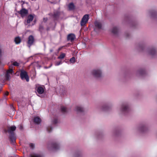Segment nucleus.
I'll list each match as a JSON object with an SVG mask.
<instances>
[{"instance_id":"c756f323","label":"nucleus","mask_w":157,"mask_h":157,"mask_svg":"<svg viewBox=\"0 0 157 157\" xmlns=\"http://www.w3.org/2000/svg\"><path fill=\"white\" fill-rule=\"evenodd\" d=\"M119 131L117 130H114L113 132V135L115 136H117L118 135Z\"/></svg>"},{"instance_id":"603ef678","label":"nucleus","mask_w":157,"mask_h":157,"mask_svg":"<svg viewBox=\"0 0 157 157\" xmlns=\"http://www.w3.org/2000/svg\"><path fill=\"white\" fill-rule=\"evenodd\" d=\"M95 30H96V29H94V31H95Z\"/></svg>"},{"instance_id":"72a5a7b5","label":"nucleus","mask_w":157,"mask_h":157,"mask_svg":"<svg viewBox=\"0 0 157 157\" xmlns=\"http://www.w3.org/2000/svg\"><path fill=\"white\" fill-rule=\"evenodd\" d=\"M5 79L6 80H9L10 79V74L6 73L5 75Z\"/></svg>"},{"instance_id":"c03bdc74","label":"nucleus","mask_w":157,"mask_h":157,"mask_svg":"<svg viewBox=\"0 0 157 157\" xmlns=\"http://www.w3.org/2000/svg\"><path fill=\"white\" fill-rule=\"evenodd\" d=\"M19 129L21 130H23V127L22 125H20V126L19 127Z\"/></svg>"},{"instance_id":"9d476101","label":"nucleus","mask_w":157,"mask_h":157,"mask_svg":"<svg viewBox=\"0 0 157 157\" xmlns=\"http://www.w3.org/2000/svg\"><path fill=\"white\" fill-rule=\"evenodd\" d=\"M28 10L25 8H22L18 12V13L21 15V16L23 17L26 15L28 13Z\"/></svg>"},{"instance_id":"49530a36","label":"nucleus","mask_w":157,"mask_h":157,"mask_svg":"<svg viewBox=\"0 0 157 157\" xmlns=\"http://www.w3.org/2000/svg\"><path fill=\"white\" fill-rule=\"evenodd\" d=\"M62 47H61V48H59L58 49V51H59L60 50H61V49Z\"/></svg>"},{"instance_id":"4be33fe9","label":"nucleus","mask_w":157,"mask_h":157,"mask_svg":"<svg viewBox=\"0 0 157 157\" xmlns=\"http://www.w3.org/2000/svg\"><path fill=\"white\" fill-rule=\"evenodd\" d=\"M59 15V13L58 12H56L54 13L53 15V17L55 19H56L58 18Z\"/></svg>"},{"instance_id":"58836bf2","label":"nucleus","mask_w":157,"mask_h":157,"mask_svg":"<svg viewBox=\"0 0 157 157\" xmlns=\"http://www.w3.org/2000/svg\"><path fill=\"white\" fill-rule=\"evenodd\" d=\"M144 47V45L142 44H139V48L140 49L143 50Z\"/></svg>"},{"instance_id":"f8f14e48","label":"nucleus","mask_w":157,"mask_h":157,"mask_svg":"<svg viewBox=\"0 0 157 157\" xmlns=\"http://www.w3.org/2000/svg\"><path fill=\"white\" fill-rule=\"evenodd\" d=\"M145 74V71L143 69H140L136 72V75L137 76H142Z\"/></svg>"},{"instance_id":"1a4fd4ad","label":"nucleus","mask_w":157,"mask_h":157,"mask_svg":"<svg viewBox=\"0 0 157 157\" xmlns=\"http://www.w3.org/2000/svg\"><path fill=\"white\" fill-rule=\"evenodd\" d=\"M34 41V37L32 35H30L28 37V44L29 47H30L33 44Z\"/></svg>"},{"instance_id":"37998d69","label":"nucleus","mask_w":157,"mask_h":157,"mask_svg":"<svg viewBox=\"0 0 157 157\" xmlns=\"http://www.w3.org/2000/svg\"><path fill=\"white\" fill-rule=\"evenodd\" d=\"M47 20H48V18L47 17L44 18L43 19V21L44 22H46L47 21Z\"/></svg>"},{"instance_id":"6ab92c4d","label":"nucleus","mask_w":157,"mask_h":157,"mask_svg":"<svg viewBox=\"0 0 157 157\" xmlns=\"http://www.w3.org/2000/svg\"><path fill=\"white\" fill-rule=\"evenodd\" d=\"M33 18L34 17L33 15L30 14L28 17L27 23L28 24L30 23L33 20Z\"/></svg>"},{"instance_id":"0eeeda50","label":"nucleus","mask_w":157,"mask_h":157,"mask_svg":"<svg viewBox=\"0 0 157 157\" xmlns=\"http://www.w3.org/2000/svg\"><path fill=\"white\" fill-rule=\"evenodd\" d=\"M149 15L150 17L152 19L157 18V12L154 10H151L149 11Z\"/></svg>"},{"instance_id":"cd10ccee","label":"nucleus","mask_w":157,"mask_h":157,"mask_svg":"<svg viewBox=\"0 0 157 157\" xmlns=\"http://www.w3.org/2000/svg\"><path fill=\"white\" fill-rule=\"evenodd\" d=\"M65 54L64 53H62L60 56L58 57V59H63L65 56Z\"/></svg>"},{"instance_id":"2eb2a0df","label":"nucleus","mask_w":157,"mask_h":157,"mask_svg":"<svg viewBox=\"0 0 157 157\" xmlns=\"http://www.w3.org/2000/svg\"><path fill=\"white\" fill-rule=\"evenodd\" d=\"M33 122L35 124H39L41 122V119L39 117H35L34 118Z\"/></svg>"},{"instance_id":"39448f33","label":"nucleus","mask_w":157,"mask_h":157,"mask_svg":"<svg viewBox=\"0 0 157 157\" xmlns=\"http://www.w3.org/2000/svg\"><path fill=\"white\" fill-rule=\"evenodd\" d=\"M20 77L22 80L25 79L27 82L29 81V78L27 72L24 70L21 71Z\"/></svg>"},{"instance_id":"a878e982","label":"nucleus","mask_w":157,"mask_h":157,"mask_svg":"<svg viewBox=\"0 0 157 157\" xmlns=\"http://www.w3.org/2000/svg\"><path fill=\"white\" fill-rule=\"evenodd\" d=\"M49 150L53 152H55L59 150V148H49Z\"/></svg>"},{"instance_id":"5fc2aeb1","label":"nucleus","mask_w":157,"mask_h":157,"mask_svg":"<svg viewBox=\"0 0 157 157\" xmlns=\"http://www.w3.org/2000/svg\"><path fill=\"white\" fill-rule=\"evenodd\" d=\"M45 68H47V67H45Z\"/></svg>"},{"instance_id":"423d86ee","label":"nucleus","mask_w":157,"mask_h":157,"mask_svg":"<svg viewBox=\"0 0 157 157\" xmlns=\"http://www.w3.org/2000/svg\"><path fill=\"white\" fill-rule=\"evenodd\" d=\"M89 15L87 14H85L83 16L80 22L81 26H83L85 25L89 20Z\"/></svg>"},{"instance_id":"c9c22d12","label":"nucleus","mask_w":157,"mask_h":157,"mask_svg":"<svg viewBox=\"0 0 157 157\" xmlns=\"http://www.w3.org/2000/svg\"><path fill=\"white\" fill-rule=\"evenodd\" d=\"M52 127L51 126H48L47 127V131L48 132H50L52 131Z\"/></svg>"},{"instance_id":"393cba45","label":"nucleus","mask_w":157,"mask_h":157,"mask_svg":"<svg viewBox=\"0 0 157 157\" xmlns=\"http://www.w3.org/2000/svg\"><path fill=\"white\" fill-rule=\"evenodd\" d=\"M74 157H82L81 153L80 152H77L74 155Z\"/></svg>"},{"instance_id":"dca6fc26","label":"nucleus","mask_w":157,"mask_h":157,"mask_svg":"<svg viewBox=\"0 0 157 157\" xmlns=\"http://www.w3.org/2000/svg\"><path fill=\"white\" fill-rule=\"evenodd\" d=\"M59 90V93L61 95H64L65 94L67 91L66 89L63 87H61Z\"/></svg>"},{"instance_id":"f704fd0d","label":"nucleus","mask_w":157,"mask_h":157,"mask_svg":"<svg viewBox=\"0 0 157 157\" xmlns=\"http://www.w3.org/2000/svg\"><path fill=\"white\" fill-rule=\"evenodd\" d=\"M2 57V54H1V50L0 48V60L1 59V58ZM3 66V64H2L1 62L0 61V67H2Z\"/></svg>"},{"instance_id":"2f4dec72","label":"nucleus","mask_w":157,"mask_h":157,"mask_svg":"<svg viewBox=\"0 0 157 157\" xmlns=\"http://www.w3.org/2000/svg\"><path fill=\"white\" fill-rule=\"evenodd\" d=\"M70 61L71 63H74L75 62V57H72L71 58L70 60Z\"/></svg>"},{"instance_id":"b1692460","label":"nucleus","mask_w":157,"mask_h":157,"mask_svg":"<svg viewBox=\"0 0 157 157\" xmlns=\"http://www.w3.org/2000/svg\"><path fill=\"white\" fill-rule=\"evenodd\" d=\"M52 147H59L60 146V144L56 142H53L52 144Z\"/></svg>"},{"instance_id":"a18cd8bd","label":"nucleus","mask_w":157,"mask_h":157,"mask_svg":"<svg viewBox=\"0 0 157 157\" xmlns=\"http://www.w3.org/2000/svg\"><path fill=\"white\" fill-rule=\"evenodd\" d=\"M8 94H9V93H8V92H6L5 93V95H6V96L8 95Z\"/></svg>"},{"instance_id":"412c9836","label":"nucleus","mask_w":157,"mask_h":157,"mask_svg":"<svg viewBox=\"0 0 157 157\" xmlns=\"http://www.w3.org/2000/svg\"><path fill=\"white\" fill-rule=\"evenodd\" d=\"M14 41L16 44H18L20 43L21 39L19 37H17L15 38Z\"/></svg>"},{"instance_id":"ea45409f","label":"nucleus","mask_w":157,"mask_h":157,"mask_svg":"<svg viewBox=\"0 0 157 157\" xmlns=\"http://www.w3.org/2000/svg\"><path fill=\"white\" fill-rule=\"evenodd\" d=\"M62 63L61 61L58 62H57L56 64V66H58L59 65L61 64Z\"/></svg>"},{"instance_id":"a19ab883","label":"nucleus","mask_w":157,"mask_h":157,"mask_svg":"<svg viewBox=\"0 0 157 157\" xmlns=\"http://www.w3.org/2000/svg\"><path fill=\"white\" fill-rule=\"evenodd\" d=\"M35 146V144L33 143H30V147H34Z\"/></svg>"},{"instance_id":"9b49d317","label":"nucleus","mask_w":157,"mask_h":157,"mask_svg":"<svg viewBox=\"0 0 157 157\" xmlns=\"http://www.w3.org/2000/svg\"><path fill=\"white\" fill-rule=\"evenodd\" d=\"M75 38V36L74 34L73 33L69 34L67 36V40L72 42L74 40Z\"/></svg>"},{"instance_id":"473e14b6","label":"nucleus","mask_w":157,"mask_h":157,"mask_svg":"<svg viewBox=\"0 0 157 157\" xmlns=\"http://www.w3.org/2000/svg\"><path fill=\"white\" fill-rule=\"evenodd\" d=\"M72 21H73L75 23H78V19L77 17H76L74 18Z\"/></svg>"},{"instance_id":"ddd939ff","label":"nucleus","mask_w":157,"mask_h":157,"mask_svg":"<svg viewBox=\"0 0 157 157\" xmlns=\"http://www.w3.org/2000/svg\"><path fill=\"white\" fill-rule=\"evenodd\" d=\"M111 32L114 35H117L118 34L119 29L117 27H113L111 30Z\"/></svg>"},{"instance_id":"c85d7f7f","label":"nucleus","mask_w":157,"mask_h":157,"mask_svg":"<svg viewBox=\"0 0 157 157\" xmlns=\"http://www.w3.org/2000/svg\"><path fill=\"white\" fill-rule=\"evenodd\" d=\"M61 111L63 113H65L67 112L66 108L64 107H62L61 108Z\"/></svg>"},{"instance_id":"5701e85b","label":"nucleus","mask_w":157,"mask_h":157,"mask_svg":"<svg viewBox=\"0 0 157 157\" xmlns=\"http://www.w3.org/2000/svg\"><path fill=\"white\" fill-rule=\"evenodd\" d=\"M110 108L106 105L103 106L101 107V110L104 111H107Z\"/></svg>"},{"instance_id":"de8ad7c7","label":"nucleus","mask_w":157,"mask_h":157,"mask_svg":"<svg viewBox=\"0 0 157 157\" xmlns=\"http://www.w3.org/2000/svg\"><path fill=\"white\" fill-rule=\"evenodd\" d=\"M53 51V49H50V52H52Z\"/></svg>"},{"instance_id":"f03ea898","label":"nucleus","mask_w":157,"mask_h":157,"mask_svg":"<svg viewBox=\"0 0 157 157\" xmlns=\"http://www.w3.org/2000/svg\"><path fill=\"white\" fill-rule=\"evenodd\" d=\"M91 73L93 77L96 79H100L103 77L102 71L100 69H94Z\"/></svg>"},{"instance_id":"bb28decb","label":"nucleus","mask_w":157,"mask_h":157,"mask_svg":"<svg viewBox=\"0 0 157 157\" xmlns=\"http://www.w3.org/2000/svg\"><path fill=\"white\" fill-rule=\"evenodd\" d=\"M12 67H13V66L12 65H11L10 67V68H9V70L7 71L6 73H9V74H12L13 73V69L12 68H12Z\"/></svg>"},{"instance_id":"7ed1b4c3","label":"nucleus","mask_w":157,"mask_h":157,"mask_svg":"<svg viewBox=\"0 0 157 157\" xmlns=\"http://www.w3.org/2000/svg\"><path fill=\"white\" fill-rule=\"evenodd\" d=\"M130 110V107L128 104L125 103L121 105L120 111L122 113L125 114L129 112Z\"/></svg>"},{"instance_id":"6e6552de","label":"nucleus","mask_w":157,"mask_h":157,"mask_svg":"<svg viewBox=\"0 0 157 157\" xmlns=\"http://www.w3.org/2000/svg\"><path fill=\"white\" fill-rule=\"evenodd\" d=\"M148 54L150 56L153 57L157 54V51L154 48H151L147 50Z\"/></svg>"},{"instance_id":"f3484780","label":"nucleus","mask_w":157,"mask_h":157,"mask_svg":"<svg viewBox=\"0 0 157 157\" xmlns=\"http://www.w3.org/2000/svg\"><path fill=\"white\" fill-rule=\"evenodd\" d=\"M95 27L98 29H100L102 28V25L101 22L98 21H96L94 22Z\"/></svg>"},{"instance_id":"8fccbe9b","label":"nucleus","mask_w":157,"mask_h":157,"mask_svg":"<svg viewBox=\"0 0 157 157\" xmlns=\"http://www.w3.org/2000/svg\"><path fill=\"white\" fill-rule=\"evenodd\" d=\"M25 150H26L27 148L25 147Z\"/></svg>"},{"instance_id":"4468645a","label":"nucleus","mask_w":157,"mask_h":157,"mask_svg":"<svg viewBox=\"0 0 157 157\" xmlns=\"http://www.w3.org/2000/svg\"><path fill=\"white\" fill-rule=\"evenodd\" d=\"M75 110L77 113H80L84 112V108L81 106H76L75 108Z\"/></svg>"},{"instance_id":"aec40b11","label":"nucleus","mask_w":157,"mask_h":157,"mask_svg":"<svg viewBox=\"0 0 157 157\" xmlns=\"http://www.w3.org/2000/svg\"><path fill=\"white\" fill-rule=\"evenodd\" d=\"M68 7L70 10H73L75 9V6L73 2L70 3L68 5Z\"/></svg>"},{"instance_id":"f257e3e1","label":"nucleus","mask_w":157,"mask_h":157,"mask_svg":"<svg viewBox=\"0 0 157 157\" xmlns=\"http://www.w3.org/2000/svg\"><path fill=\"white\" fill-rule=\"evenodd\" d=\"M16 127L13 125L8 128L7 132L9 134V138L10 142L13 144H15L16 137L14 131L16 130Z\"/></svg>"},{"instance_id":"864d4df0","label":"nucleus","mask_w":157,"mask_h":157,"mask_svg":"<svg viewBox=\"0 0 157 157\" xmlns=\"http://www.w3.org/2000/svg\"><path fill=\"white\" fill-rule=\"evenodd\" d=\"M39 67H41V66H39Z\"/></svg>"},{"instance_id":"20e7f679","label":"nucleus","mask_w":157,"mask_h":157,"mask_svg":"<svg viewBox=\"0 0 157 157\" xmlns=\"http://www.w3.org/2000/svg\"><path fill=\"white\" fill-rule=\"evenodd\" d=\"M137 130L143 132H147L148 130V128L147 125L144 124H140L137 128Z\"/></svg>"},{"instance_id":"09e8293b","label":"nucleus","mask_w":157,"mask_h":157,"mask_svg":"<svg viewBox=\"0 0 157 157\" xmlns=\"http://www.w3.org/2000/svg\"><path fill=\"white\" fill-rule=\"evenodd\" d=\"M129 36V34H128V35H127V37H128V36Z\"/></svg>"},{"instance_id":"a211bd4d","label":"nucleus","mask_w":157,"mask_h":157,"mask_svg":"<svg viewBox=\"0 0 157 157\" xmlns=\"http://www.w3.org/2000/svg\"><path fill=\"white\" fill-rule=\"evenodd\" d=\"M36 90L38 93L40 94H42L44 92V89L41 86L38 87Z\"/></svg>"},{"instance_id":"3c124183","label":"nucleus","mask_w":157,"mask_h":157,"mask_svg":"<svg viewBox=\"0 0 157 157\" xmlns=\"http://www.w3.org/2000/svg\"><path fill=\"white\" fill-rule=\"evenodd\" d=\"M11 108H12V107H13V106H12V105H11Z\"/></svg>"},{"instance_id":"79ce46f5","label":"nucleus","mask_w":157,"mask_h":157,"mask_svg":"<svg viewBox=\"0 0 157 157\" xmlns=\"http://www.w3.org/2000/svg\"><path fill=\"white\" fill-rule=\"evenodd\" d=\"M53 122L54 124H57V119H54V120H53Z\"/></svg>"},{"instance_id":"4c0bfd02","label":"nucleus","mask_w":157,"mask_h":157,"mask_svg":"<svg viewBox=\"0 0 157 157\" xmlns=\"http://www.w3.org/2000/svg\"><path fill=\"white\" fill-rule=\"evenodd\" d=\"M19 65V63H17V62L16 61H15L13 63V65H12V66L13 65H14V66H18Z\"/></svg>"},{"instance_id":"7c9ffc66","label":"nucleus","mask_w":157,"mask_h":157,"mask_svg":"<svg viewBox=\"0 0 157 157\" xmlns=\"http://www.w3.org/2000/svg\"><path fill=\"white\" fill-rule=\"evenodd\" d=\"M30 157H42V156L38 154H34L33 155H30Z\"/></svg>"},{"instance_id":"e433bc0d","label":"nucleus","mask_w":157,"mask_h":157,"mask_svg":"<svg viewBox=\"0 0 157 157\" xmlns=\"http://www.w3.org/2000/svg\"><path fill=\"white\" fill-rule=\"evenodd\" d=\"M44 29V28L43 27V26L41 25H40L39 27V31L41 32Z\"/></svg>"}]
</instances>
